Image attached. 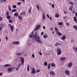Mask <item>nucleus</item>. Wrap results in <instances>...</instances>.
Here are the masks:
<instances>
[{"instance_id":"f257e3e1","label":"nucleus","mask_w":77,"mask_h":77,"mask_svg":"<svg viewBox=\"0 0 77 77\" xmlns=\"http://www.w3.org/2000/svg\"><path fill=\"white\" fill-rule=\"evenodd\" d=\"M33 38H35V41L37 42L38 43H41V41L39 40L40 37L39 35L38 36L37 35V32H36L35 35L33 36Z\"/></svg>"},{"instance_id":"f03ea898","label":"nucleus","mask_w":77,"mask_h":77,"mask_svg":"<svg viewBox=\"0 0 77 77\" xmlns=\"http://www.w3.org/2000/svg\"><path fill=\"white\" fill-rule=\"evenodd\" d=\"M8 26H10V29L11 30V32H14V27L13 26L11 25V24H9Z\"/></svg>"},{"instance_id":"7ed1b4c3","label":"nucleus","mask_w":77,"mask_h":77,"mask_svg":"<svg viewBox=\"0 0 77 77\" xmlns=\"http://www.w3.org/2000/svg\"><path fill=\"white\" fill-rule=\"evenodd\" d=\"M57 51L58 52L57 53V54L58 55H60V54H61V53H62V51H61V50L60 49H58L57 50Z\"/></svg>"},{"instance_id":"20e7f679","label":"nucleus","mask_w":77,"mask_h":77,"mask_svg":"<svg viewBox=\"0 0 77 77\" xmlns=\"http://www.w3.org/2000/svg\"><path fill=\"white\" fill-rule=\"evenodd\" d=\"M31 74H35L36 73V71H35V68H33L32 69V71L30 72Z\"/></svg>"},{"instance_id":"39448f33","label":"nucleus","mask_w":77,"mask_h":77,"mask_svg":"<svg viewBox=\"0 0 77 77\" xmlns=\"http://www.w3.org/2000/svg\"><path fill=\"white\" fill-rule=\"evenodd\" d=\"M21 62L22 65H24V59L23 58L21 57Z\"/></svg>"},{"instance_id":"423d86ee","label":"nucleus","mask_w":77,"mask_h":77,"mask_svg":"<svg viewBox=\"0 0 77 77\" xmlns=\"http://www.w3.org/2000/svg\"><path fill=\"white\" fill-rule=\"evenodd\" d=\"M65 73L66 75H70V72H69V70H66L65 71Z\"/></svg>"},{"instance_id":"0eeeda50","label":"nucleus","mask_w":77,"mask_h":77,"mask_svg":"<svg viewBox=\"0 0 77 77\" xmlns=\"http://www.w3.org/2000/svg\"><path fill=\"white\" fill-rule=\"evenodd\" d=\"M34 33V31L32 32L29 35V37L30 38H32V37L33 36V33Z\"/></svg>"},{"instance_id":"6e6552de","label":"nucleus","mask_w":77,"mask_h":77,"mask_svg":"<svg viewBox=\"0 0 77 77\" xmlns=\"http://www.w3.org/2000/svg\"><path fill=\"white\" fill-rule=\"evenodd\" d=\"M13 44L15 45H19L20 44V42H13Z\"/></svg>"},{"instance_id":"1a4fd4ad","label":"nucleus","mask_w":77,"mask_h":77,"mask_svg":"<svg viewBox=\"0 0 77 77\" xmlns=\"http://www.w3.org/2000/svg\"><path fill=\"white\" fill-rule=\"evenodd\" d=\"M40 27H41V26H40V25H38L37 26H36V28L34 29V30H36L39 29L40 28Z\"/></svg>"},{"instance_id":"9d476101","label":"nucleus","mask_w":77,"mask_h":77,"mask_svg":"<svg viewBox=\"0 0 77 77\" xmlns=\"http://www.w3.org/2000/svg\"><path fill=\"white\" fill-rule=\"evenodd\" d=\"M66 59V57H62L60 58V60H62V61H63L65 60Z\"/></svg>"},{"instance_id":"9b49d317","label":"nucleus","mask_w":77,"mask_h":77,"mask_svg":"<svg viewBox=\"0 0 77 77\" xmlns=\"http://www.w3.org/2000/svg\"><path fill=\"white\" fill-rule=\"evenodd\" d=\"M66 36L65 35H63V36L62 38H61V39L62 40H63V41L65 40V39H66Z\"/></svg>"},{"instance_id":"f8f14e48","label":"nucleus","mask_w":77,"mask_h":77,"mask_svg":"<svg viewBox=\"0 0 77 77\" xmlns=\"http://www.w3.org/2000/svg\"><path fill=\"white\" fill-rule=\"evenodd\" d=\"M12 68H9L8 69V72H12Z\"/></svg>"},{"instance_id":"ddd939ff","label":"nucleus","mask_w":77,"mask_h":77,"mask_svg":"<svg viewBox=\"0 0 77 77\" xmlns=\"http://www.w3.org/2000/svg\"><path fill=\"white\" fill-rule=\"evenodd\" d=\"M49 74H50V75H54L55 74L54 72H53V71H50L49 72Z\"/></svg>"},{"instance_id":"4468645a","label":"nucleus","mask_w":77,"mask_h":77,"mask_svg":"<svg viewBox=\"0 0 77 77\" xmlns=\"http://www.w3.org/2000/svg\"><path fill=\"white\" fill-rule=\"evenodd\" d=\"M68 66L69 67H71L72 66V63H69Z\"/></svg>"},{"instance_id":"2eb2a0df","label":"nucleus","mask_w":77,"mask_h":77,"mask_svg":"<svg viewBox=\"0 0 77 77\" xmlns=\"http://www.w3.org/2000/svg\"><path fill=\"white\" fill-rule=\"evenodd\" d=\"M55 30L56 31L57 33L58 32H59V29H58V28L57 27L55 28Z\"/></svg>"},{"instance_id":"dca6fc26","label":"nucleus","mask_w":77,"mask_h":77,"mask_svg":"<svg viewBox=\"0 0 77 77\" xmlns=\"http://www.w3.org/2000/svg\"><path fill=\"white\" fill-rule=\"evenodd\" d=\"M32 8L30 7V8L28 12L29 14H31V11H32Z\"/></svg>"},{"instance_id":"f3484780","label":"nucleus","mask_w":77,"mask_h":77,"mask_svg":"<svg viewBox=\"0 0 77 77\" xmlns=\"http://www.w3.org/2000/svg\"><path fill=\"white\" fill-rule=\"evenodd\" d=\"M42 17H43V20H45V14H44V13H43L42 14Z\"/></svg>"},{"instance_id":"a211bd4d","label":"nucleus","mask_w":77,"mask_h":77,"mask_svg":"<svg viewBox=\"0 0 77 77\" xmlns=\"http://www.w3.org/2000/svg\"><path fill=\"white\" fill-rule=\"evenodd\" d=\"M51 68V67L50 66V63H49L48 66V69H50Z\"/></svg>"},{"instance_id":"6ab92c4d","label":"nucleus","mask_w":77,"mask_h":77,"mask_svg":"<svg viewBox=\"0 0 77 77\" xmlns=\"http://www.w3.org/2000/svg\"><path fill=\"white\" fill-rule=\"evenodd\" d=\"M11 66V65L9 64H7L4 65V66L5 67H7L8 66Z\"/></svg>"},{"instance_id":"aec40b11","label":"nucleus","mask_w":77,"mask_h":77,"mask_svg":"<svg viewBox=\"0 0 77 77\" xmlns=\"http://www.w3.org/2000/svg\"><path fill=\"white\" fill-rule=\"evenodd\" d=\"M6 18L8 20H10V19H11V17L10 15L7 16Z\"/></svg>"},{"instance_id":"412c9836","label":"nucleus","mask_w":77,"mask_h":77,"mask_svg":"<svg viewBox=\"0 0 77 77\" xmlns=\"http://www.w3.org/2000/svg\"><path fill=\"white\" fill-rule=\"evenodd\" d=\"M51 66L52 67H55L56 66V65L54 63H52L51 64Z\"/></svg>"},{"instance_id":"4be33fe9","label":"nucleus","mask_w":77,"mask_h":77,"mask_svg":"<svg viewBox=\"0 0 77 77\" xmlns=\"http://www.w3.org/2000/svg\"><path fill=\"white\" fill-rule=\"evenodd\" d=\"M48 65V63H47V62H45L44 63V65H45V66H47Z\"/></svg>"},{"instance_id":"5701e85b","label":"nucleus","mask_w":77,"mask_h":77,"mask_svg":"<svg viewBox=\"0 0 77 77\" xmlns=\"http://www.w3.org/2000/svg\"><path fill=\"white\" fill-rule=\"evenodd\" d=\"M74 21L75 22H76L77 21V18H76V17H74L73 18Z\"/></svg>"},{"instance_id":"b1692460","label":"nucleus","mask_w":77,"mask_h":77,"mask_svg":"<svg viewBox=\"0 0 77 77\" xmlns=\"http://www.w3.org/2000/svg\"><path fill=\"white\" fill-rule=\"evenodd\" d=\"M57 35H58L59 36H62V34L61 33L59 32H58L57 33Z\"/></svg>"},{"instance_id":"393cba45","label":"nucleus","mask_w":77,"mask_h":77,"mask_svg":"<svg viewBox=\"0 0 77 77\" xmlns=\"http://www.w3.org/2000/svg\"><path fill=\"white\" fill-rule=\"evenodd\" d=\"M75 30H77V25H74L73 26Z\"/></svg>"},{"instance_id":"a878e982","label":"nucleus","mask_w":77,"mask_h":77,"mask_svg":"<svg viewBox=\"0 0 77 77\" xmlns=\"http://www.w3.org/2000/svg\"><path fill=\"white\" fill-rule=\"evenodd\" d=\"M48 35H44V38L45 39V38H48Z\"/></svg>"},{"instance_id":"bb28decb","label":"nucleus","mask_w":77,"mask_h":77,"mask_svg":"<svg viewBox=\"0 0 77 77\" xmlns=\"http://www.w3.org/2000/svg\"><path fill=\"white\" fill-rule=\"evenodd\" d=\"M18 13L14 14V16L15 17H18Z\"/></svg>"},{"instance_id":"cd10ccee","label":"nucleus","mask_w":77,"mask_h":77,"mask_svg":"<svg viewBox=\"0 0 77 77\" xmlns=\"http://www.w3.org/2000/svg\"><path fill=\"white\" fill-rule=\"evenodd\" d=\"M55 17L56 18H59V14H55Z\"/></svg>"},{"instance_id":"c85d7f7f","label":"nucleus","mask_w":77,"mask_h":77,"mask_svg":"<svg viewBox=\"0 0 77 77\" xmlns=\"http://www.w3.org/2000/svg\"><path fill=\"white\" fill-rule=\"evenodd\" d=\"M58 24L59 25H60V26H62L63 25V23L61 22H59Z\"/></svg>"},{"instance_id":"c756f323","label":"nucleus","mask_w":77,"mask_h":77,"mask_svg":"<svg viewBox=\"0 0 77 77\" xmlns=\"http://www.w3.org/2000/svg\"><path fill=\"white\" fill-rule=\"evenodd\" d=\"M18 18L19 19V20H22V17L20 16H18Z\"/></svg>"},{"instance_id":"7c9ffc66","label":"nucleus","mask_w":77,"mask_h":77,"mask_svg":"<svg viewBox=\"0 0 77 77\" xmlns=\"http://www.w3.org/2000/svg\"><path fill=\"white\" fill-rule=\"evenodd\" d=\"M16 11H17V10L15 9H13L12 11V12H16Z\"/></svg>"},{"instance_id":"2f4dec72","label":"nucleus","mask_w":77,"mask_h":77,"mask_svg":"<svg viewBox=\"0 0 77 77\" xmlns=\"http://www.w3.org/2000/svg\"><path fill=\"white\" fill-rule=\"evenodd\" d=\"M13 9H15V8H17V6L16 5H13Z\"/></svg>"},{"instance_id":"473e14b6","label":"nucleus","mask_w":77,"mask_h":77,"mask_svg":"<svg viewBox=\"0 0 77 77\" xmlns=\"http://www.w3.org/2000/svg\"><path fill=\"white\" fill-rule=\"evenodd\" d=\"M69 4H70L71 5H74V4L73 3V2H69Z\"/></svg>"},{"instance_id":"72a5a7b5","label":"nucleus","mask_w":77,"mask_h":77,"mask_svg":"<svg viewBox=\"0 0 77 77\" xmlns=\"http://www.w3.org/2000/svg\"><path fill=\"white\" fill-rule=\"evenodd\" d=\"M30 67V66H29V65H28L27 67V70L28 71H29V68Z\"/></svg>"},{"instance_id":"f704fd0d","label":"nucleus","mask_w":77,"mask_h":77,"mask_svg":"<svg viewBox=\"0 0 77 77\" xmlns=\"http://www.w3.org/2000/svg\"><path fill=\"white\" fill-rule=\"evenodd\" d=\"M17 4L18 6H20V5H21V3L20 2H18Z\"/></svg>"},{"instance_id":"c9c22d12","label":"nucleus","mask_w":77,"mask_h":77,"mask_svg":"<svg viewBox=\"0 0 77 77\" xmlns=\"http://www.w3.org/2000/svg\"><path fill=\"white\" fill-rule=\"evenodd\" d=\"M69 11H72V9L71 8H69Z\"/></svg>"},{"instance_id":"e433bc0d","label":"nucleus","mask_w":77,"mask_h":77,"mask_svg":"<svg viewBox=\"0 0 77 77\" xmlns=\"http://www.w3.org/2000/svg\"><path fill=\"white\" fill-rule=\"evenodd\" d=\"M9 11H7V16H9Z\"/></svg>"},{"instance_id":"4c0bfd02","label":"nucleus","mask_w":77,"mask_h":77,"mask_svg":"<svg viewBox=\"0 0 77 77\" xmlns=\"http://www.w3.org/2000/svg\"><path fill=\"white\" fill-rule=\"evenodd\" d=\"M40 71H41V70L39 69V70H38L36 71V72L37 73H38V72H40Z\"/></svg>"},{"instance_id":"58836bf2","label":"nucleus","mask_w":77,"mask_h":77,"mask_svg":"<svg viewBox=\"0 0 77 77\" xmlns=\"http://www.w3.org/2000/svg\"><path fill=\"white\" fill-rule=\"evenodd\" d=\"M66 25L68 26H69V23H68V22H67L66 23Z\"/></svg>"},{"instance_id":"ea45409f","label":"nucleus","mask_w":77,"mask_h":77,"mask_svg":"<svg viewBox=\"0 0 77 77\" xmlns=\"http://www.w3.org/2000/svg\"><path fill=\"white\" fill-rule=\"evenodd\" d=\"M8 9H9L10 11H11V6H8Z\"/></svg>"},{"instance_id":"a19ab883","label":"nucleus","mask_w":77,"mask_h":77,"mask_svg":"<svg viewBox=\"0 0 77 77\" xmlns=\"http://www.w3.org/2000/svg\"><path fill=\"white\" fill-rule=\"evenodd\" d=\"M3 20V18L1 16H0V21H1Z\"/></svg>"},{"instance_id":"79ce46f5","label":"nucleus","mask_w":77,"mask_h":77,"mask_svg":"<svg viewBox=\"0 0 77 77\" xmlns=\"http://www.w3.org/2000/svg\"><path fill=\"white\" fill-rule=\"evenodd\" d=\"M36 7H37V8L38 9V10H39V6H38V5H36Z\"/></svg>"},{"instance_id":"37998d69","label":"nucleus","mask_w":77,"mask_h":77,"mask_svg":"<svg viewBox=\"0 0 77 77\" xmlns=\"http://www.w3.org/2000/svg\"><path fill=\"white\" fill-rule=\"evenodd\" d=\"M56 44H57V45H61V44L59 43L58 42H57Z\"/></svg>"},{"instance_id":"c03bdc74","label":"nucleus","mask_w":77,"mask_h":77,"mask_svg":"<svg viewBox=\"0 0 77 77\" xmlns=\"http://www.w3.org/2000/svg\"><path fill=\"white\" fill-rule=\"evenodd\" d=\"M17 55H18V56H20V55L21 54V53H17Z\"/></svg>"},{"instance_id":"a18cd8bd","label":"nucleus","mask_w":77,"mask_h":77,"mask_svg":"<svg viewBox=\"0 0 77 77\" xmlns=\"http://www.w3.org/2000/svg\"><path fill=\"white\" fill-rule=\"evenodd\" d=\"M52 8H54V5L53 4H52Z\"/></svg>"},{"instance_id":"49530a36","label":"nucleus","mask_w":77,"mask_h":77,"mask_svg":"<svg viewBox=\"0 0 77 77\" xmlns=\"http://www.w3.org/2000/svg\"><path fill=\"white\" fill-rule=\"evenodd\" d=\"M32 57L33 58H35V54H33L32 55Z\"/></svg>"},{"instance_id":"de8ad7c7","label":"nucleus","mask_w":77,"mask_h":77,"mask_svg":"<svg viewBox=\"0 0 77 77\" xmlns=\"http://www.w3.org/2000/svg\"><path fill=\"white\" fill-rule=\"evenodd\" d=\"M9 23H12V20H10L9 21Z\"/></svg>"},{"instance_id":"09e8293b","label":"nucleus","mask_w":77,"mask_h":77,"mask_svg":"<svg viewBox=\"0 0 77 77\" xmlns=\"http://www.w3.org/2000/svg\"><path fill=\"white\" fill-rule=\"evenodd\" d=\"M3 0L4 1V2H6V1L7 0H1V2H2V3Z\"/></svg>"},{"instance_id":"8fccbe9b","label":"nucleus","mask_w":77,"mask_h":77,"mask_svg":"<svg viewBox=\"0 0 77 77\" xmlns=\"http://www.w3.org/2000/svg\"><path fill=\"white\" fill-rule=\"evenodd\" d=\"M44 35V32H42L41 33V35Z\"/></svg>"},{"instance_id":"3c124183","label":"nucleus","mask_w":77,"mask_h":77,"mask_svg":"<svg viewBox=\"0 0 77 77\" xmlns=\"http://www.w3.org/2000/svg\"><path fill=\"white\" fill-rule=\"evenodd\" d=\"M23 15H25V12H23Z\"/></svg>"},{"instance_id":"603ef678","label":"nucleus","mask_w":77,"mask_h":77,"mask_svg":"<svg viewBox=\"0 0 77 77\" xmlns=\"http://www.w3.org/2000/svg\"><path fill=\"white\" fill-rule=\"evenodd\" d=\"M2 26H1L0 27V31H1V30H2Z\"/></svg>"},{"instance_id":"864d4df0","label":"nucleus","mask_w":77,"mask_h":77,"mask_svg":"<svg viewBox=\"0 0 77 77\" xmlns=\"http://www.w3.org/2000/svg\"><path fill=\"white\" fill-rule=\"evenodd\" d=\"M39 54H40V55H41V56H42V53L41 52H39Z\"/></svg>"},{"instance_id":"5fc2aeb1","label":"nucleus","mask_w":77,"mask_h":77,"mask_svg":"<svg viewBox=\"0 0 77 77\" xmlns=\"http://www.w3.org/2000/svg\"><path fill=\"white\" fill-rule=\"evenodd\" d=\"M74 13H75V11H74V10H73L72 13L73 14H74Z\"/></svg>"},{"instance_id":"6e6d98bb","label":"nucleus","mask_w":77,"mask_h":77,"mask_svg":"<svg viewBox=\"0 0 77 77\" xmlns=\"http://www.w3.org/2000/svg\"><path fill=\"white\" fill-rule=\"evenodd\" d=\"M47 17H48V18H50V16H49V15H48V14H47Z\"/></svg>"},{"instance_id":"4d7b16f0","label":"nucleus","mask_w":77,"mask_h":77,"mask_svg":"<svg viewBox=\"0 0 77 77\" xmlns=\"http://www.w3.org/2000/svg\"><path fill=\"white\" fill-rule=\"evenodd\" d=\"M3 73H0V75L1 76H2V75Z\"/></svg>"},{"instance_id":"13d9d810","label":"nucleus","mask_w":77,"mask_h":77,"mask_svg":"<svg viewBox=\"0 0 77 77\" xmlns=\"http://www.w3.org/2000/svg\"><path fill=\"white\" fill-rule=\"evenodd\" d=\"M21 66V64H19V65L18 66V67L19 68Z\"/></svg>"},{"instance_id":"bf43d9fd","label":"nucleus","mask_w":77,"mask_h":77,"mask_svg":"<svg viewBox=\"0 0 77 77\" xmlns=\"http://www.w3.org/2000/svg\"><path fill=\"white\" fill-rule=\"evenodd\" d=\"M43 29H45V26H43Z\"/></svg>"},{"instance_id":"052dcab7","label":"nucleus","mask_w":77,"mask_h":77,"mask_svg":"<svg viewBox=\"0 0 77 77\" xmlns=\"http://www.w3.org/2000/svg\"><path fill=\"white\" fill-rule=\"evenodd\" d=\"M63 12H64V14H67V12L64 11Z\"/></svg>"},{"instance_id":"680f3d73","label":"nucleus","mask_w":77,"mask_h":77,"mask_svg":"<svg viewBox=\"0 0 77 77\" xmlns=\"http://www.w3.org/2000/svg\"><path fill=\"white\" fill-rule=\"evenodd\" d=\"M75 15L76 17H77V13H75Z\"/></svg>"},{"instance_id":"e2e57ef3","label":"nucleus","mask_w":77,"mask_h":77,"mask_svg":"<svg viewBox=\"0 0 77 77\" xmlns=\"http://www.w3.org/2000/svg\"><path fill=\"white\" fill-rule=\"evenodd\" d=\"M18 68H19V67H17V69H16V70H18Z\"/></svg>"},{"instance_id":"0e129e2a","label":"nucleus","mask_w":77,"mask_h":77,"mask_svg":"<svg viewBox=\"0 0 77 77\" xmlns=\"http://www.w3.org/2000/svg\"><path fill=\"white\" fill-rule=\"evenodd\" d=\"M50 19H51V21H52V18L51 17H50Z\"/></svg>"},{"instance_id":"69168bd1","label":"nucleus","mask_w":77,"mask_h":77,"mask_svg":"<svg viewBox=\"0 0 77 77\" xmlns=\"http://www.w3.org/2000/svg\"><path fill=\"white\" fill-rule=\"evenodd\" d=\"M63 18L65 20V19L66 18V17H63Z\"/></svg>"},{"instance_id":"338daca9","label":"nucleus","mask_w":77,"mask_h":77,"mask_svg":"<svg viewBox=\"0 0 77 77\" xmlns=\"http://www.w3.org/2000/svg\"><path fill=\"white\" fill-rule=\"evenodd\" d=\"M22 2H25V0H22Z\"/></svg>"},{"instance_id":"774afa93","label":"nucleus","mask_w":77,"mask_h":77,"mask_svg":"<svg viewBox=\"0 0 77 77\" xmlns=\"http://www.w3.org/2000/svg\"><path fill=\"white\" fill-rule=\"evenodd\" d=\"M6 39L7 40H8V38L7 37H6Z\"/></svg>"}]
</instances>
